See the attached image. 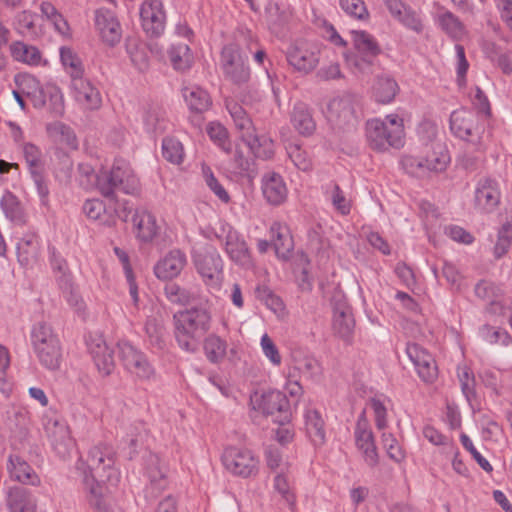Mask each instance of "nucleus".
I'll use <instances>...</instances> for the list:
<instances>
[{"mask_svg": "<svg viewBox=\"0 0 512 512\" xmlns=\"http://www.w3.org/2000/svg\"><path fill=\"white\" fill-rule=\"evenodd\" d=\"M473 116L466 110L450 114V131L458 138L466 140L472 133Z\"/></svg>", "mask_w": 512, "mask_h": 512, "instance_id": "41", "label": "nucleus"}, {"mask_svg": "<svg viewBox=\"0 0 512 512\" xmlns=\"http://www.w3.org/2000/svg\"><path fill=\"white\" fill-rule=\"evenodd\" d=\"M455 71H456V83L460 89H463L467 85L466 75L469 69V62L466 58L465 49L462 45H455Z\"/></svg>", "mask_w": 512, "mask_h": 512, "instance_id": "48", "label": "nucleus"}, {"mask_svg": "<svg viewBox=\"0 0 512 512\" xmlns=\"http://www.w3.org/2000/svg\"><path fill=\"white\" fill-rule=\"evenodd\" d=\"M119 358L124 367L140 379H149L154 370L144 353L127 341L118 343Z\"/></svg>", "mask_w": 512, "mask_h": 512, "instance_id": "12", "label": "nucleus"}, {"mask_svg": "<svg viewBox=\"0 0 512 512\" xmlns=\"http://www.w3.org/2000/svg\"><path fill=\"white\" fill-rule=\"evenodd\" d=\"M228 343L215 333L205 337L203 350L207 360L212 364L221 363L227 355Z\"/></svg>", "mask_w": 512, "mask_h": 512, "instance_id": "37", "label": "nucleus"}, {"mask_svg": "<svg viewBox=\"0 0 512 512\" xmlns=\"http://www.w3.org/2000/svg\"><path fill=\"white\" fill-rule=\"evenodd\" d=\"M49 439L53 450L61 460L71 458L75 451V442L66 425L55 422L49 431Z\"/></svg>", "mask_w": 512, "mask_h": 512, "instance_id": "23", "label": "nucleus"}, {"mask_svg": "<svg viewBox=\"0 0 512 512\" xmlns=\"http://www.w3.org/2000/svg\"><path fill=\"white\" fill-rule=\"evenodd\" d=\"M225 250L230 259L241 266H249L251 257L246 242L237 232L229 231L226 235Z\"/></svg>", "mask_w": 512, "mask_h": 512, "instance_id": "32", "label": "nucleus"}, {"mask_svg": "<svg viewBox=\"0 0 512 512\" xmlns=\"http://www.w3.org/2000/svg\"><path fill=\"white\" fill-rule=\"evenodd\" d=\"M457 377L463 395L468 401L475 398V378L471 369L467 365L458 366Z\"/></svg>", "mask_w": 512, "mask_h": 512, "instance_id": "51", "label": "nucleus"}, {"mask_svg": "<svg viewBox=\"0 0 512 512\" xmlns=\"http://www.w3.org/2000/svg\"><path fill=\"white\" fill-rule=\"evenodd\" d=\"M31 338L34 349L50 345L53 342H60L52 328L46 323L37 324L32 330Z\"/></svg>", "mask_w": 512, "mask_h": 512, "instance_id": "49", "label": "nucleus"}, {"mask_svg": "<svg viewBox=\"0 0 512 512\" xmlns=\"http://www.w3.org/2000/svg\"><path fill=\"white\" fill-rule=\"evenodd\" d=\"M136 237L142 242H150L158 233L155 217L146 210H136L131 218Z\"/></svg>", "mask_w": 512, "mask_h": 512, "instance_id": "31", "label": "nucleus"}, {"mask_svg": "<svg viewBox=\"0 0 512 512\" xmlns=\"http://www.w3.org/2000/svg\"><path fill=\"white\" fill-rule=\"evenodd\" d=\"M355 441L359 450L362 451L365 462L370 467L378 464V453L374 443L373 433L368 429V422L362 415L356 424Z\"/></svg>", "mask_w": 512, "mask_h": 512, "instance_id": "20", "label": "nucleus"}, {"mask_svg": "<svg viewBox=\"0 0 512 512\" xmlns=\"http://www.w3.org/2000/svg\"><path fill=\"white\" fill-rule=\"evenodd\" d=\"M145 333L152 345L162 348L164 345V328L154 317L147 318L145 322Z\"/></svg>", "mask_w": 512, "mask_h": 512, "instance_id": "56", "label": "nucleus"}, {"mask_svg": "<svg viewBox=\"0 0 512 512\" xmlns=\"http://www.w3.org/2000/svg\"><path fill=\"white\" fill-rule=\"evenodd\" d=\"M247 55L236 44H228L221 51V67L226 79L237 86H242L250 80V68Z\"/></svg>", "mask_w": 512, "mask_h": 512, "instance_id": "5", "label": "nucleus"}, {"mask_svg": "<svg viewBox=\"0 0 512 512\" xmlns=\"http://www.w3.org/2000/svg\"><path fill=\"white\" fill-rule=\"evenodd\" d=\"M141 25L147 36L159 37L163 34L166 14L160 0L144 1L140 7Z\"/></svg>", "mask_w": 512, "mask_h": 512, "instance_id": "13", "label": "nucleus"}, {"mask_svg": "<svg viewBox=\"0 0 512 512\" xmlns=\"http://www.w3.org/2000/svg\"><path fill=\"white\" fill-rule=\"evenodd\" d=\"M186 265V256L180 250H172L154 266V274L160 280L177 277Z\"/></svg>", "mask_w": 512, "mask_h": 512, "instance_id": "22", "label": "nucleus"}, {"mask_svg": "<svg viewBox=\"0 0 512 512\" xmlns=\"http://www.w3.org/2000/svg\"><path fill=\"white\" fill-rule=\"evenodd\" d=\"M357 102V97L352 94H343L329 102L326 118L334 129L344 131L356 127L358 123L355 110Z\"/></svg>", "mask_w": 512, "mask_h": 512, "instance_id": "6", "label": "nucleus"}, {"mask_svg": "<svg viewBox=\"0 0 512 512\" xmlns=\"http://www.w3.org/2000/svg\"><path fill=\"white\" fill-rule=\"evenodd\" d=\"M7 470L10 478L25 485L39 486L41 480L34 469L17 454L8 457Z\"/></svg>", "mask_w": 512, "mask_h": 512, "instance_id": "24", "label": "nucleus"}, {"mask_svg": "<svg viewBox=\"0 0 512 512\" xmlns=\"http://www.w3.org/2000/svg\"><path fill=\"white\" fill-rule=\"evenodd\" d=\"M382 442L387 450L388 456L395 462H401L404 459V453L399 446L396 438L391 433L382 434Z\"/></svg>", "mask_w": 512, "mask_h": 512, "instance_id": "63", "label": "nucleus"}, {"mask_svg": "<svg viewBox=\"0 0 512 512\" xmlns=\"http://www.w3.org/2000/svg\"><path fill=\"white\" fill-rule=\"evenodd\" d=\"M36 109L47 107L53 117H60L64 113V100L61 91L55 86H40L27 97Z\"/></svg>", "mask_w": 512, "mask_h": 512, "instance_id": "17", "label": "nucleus"}, {"mask_svg": "<svg viewBox=\"0 0 512 512\" xmlns=\"http://www.w3.org/2000/svg\"><path fill=\"white\" fill-rule=\"evenodd\" d=\"M60 58H61V62L64 66L70 67L72 69V71H71L72 78H74V76L77 77V76L83 74L81 61L71 48L61 47Z\"/></svg>", "mask_w": 512, "mask_h": 512, "instance_id": "58", "label": "nucleus"}, {"mask_svg": "<svg viewBox=\"0 0 512 512\" xmlns=\"http://www.w3.org/2000/svg\"><path fill=\"white\" fill-rule=\"evenodd\" d=\"M144 125L148 132H163L165 130L164 118L156 108L148 109L144 114Z\"/></svg>", "mask_w": 512, "mask_h": 512, "instance_id": "60", "label": "nucleus"}, {"mask_svg": "<svg viewBox=\"0 0 512 512\" xmlns=\"http://www.w3.org/2000/svg\"><path fill=\"white\" fill-rule=\"evenodd\" d=\"M17 258L24 267L33 266L40 256V239L35 233L25 234L17 243Z\"/></svg>", "mask_w": 512, "mask_h": 512, "instance_id": "30", "label": "nucleus"}, {"mask_svg": "<svg viewBox=\"0 0 512 512\" xmlns=\"http://www.w3.org/2000/svg\"><path fill=\"white\" fill-rule=\"evenodd\" d=\"M125 47L134 67L141 72L147 70L149 67V58L146 48L139 45L136 40L129 39L126 40Z\"/></svg>", "mask_w": 512, "mask_h": 512, "instance_id": "46", "label": "nucleus"}, {"mask_svg": "<svg viewBox=\"0 0 512 512\" xmlns=\"http://www.w3.org/2000/svg\"><path fill=\"white\" fill-rule=\"evenodd\" d=\"M39 362L48 370L55 371L60 368L62 362V348L60 342H53L50 345L34 349Z\"/></svg>", "mask_w": 512, "mask_h": 512, "instance_id": "40", "label": "nucleus"}, {"mask_svg": "<svg viewBox=\"0 0 512 512\" xmlns=\"http://www.w3.org/2000/svg\"><path fill=\"white\" fill-rule=\"evenodd\" d=\"M333 331L345 342H351L355 320L351 308L345 302L337 303L334 308Z\"/></svg>", "mask_w": 512, "mask_h": 512, "instance_id": "26", "label": "nucleus"}, {"mask_svg": "<svg viewBox=\"0 0 512 512\" xmlns=\"http://www.w3.org/2000/svg\"><path fill=\"white\" fill-rule=\"evenodd\" d=\"M95 26L107 45L114 47L120 42L122 29L114 12L104 8L98 9L95 12Z\"/></svg>", "mask_w": 512, "mask_h": 512, "instance_id": "18", "label": "nucleus"}, {"mask_svg": "<svg viewBox=\"0 0 512 512\" xmlns=\"http://www.w3.org/2000/svg\"><path fill=\"white\" fill-rule=\"evenodd\" d=\"M183 97L190 110L199 114L207 111L212 104L209 93L199 86L185 87Z\"/></svg>", "mask_w": 512, "mask_h": 512, "instance_id": "38", "label": "nucleus"}, {"mask_svg": "<svg viewBox=\"0 0 512 512\" xmlns=\"http://www.w3.org/2000/svg\"><path fill=\"white\" fill-rule=\"evenodd\" d=\"M512 244V224L505 223L498 231L497 242L494 246V256L496 259L503 257L510 249Z\"/></svg>", "mask_w": 512, "mask_h": 512, "instance_id": "52", "label": "nucleus"}, {"mask_svg": "<svg viewBox=\"0 0 512 512\" xmlns=\"http://www.w3.org/2000/svg\"><path fill=\"white\" fill-rule=\"evenodd\" d=\"M305 426L308 437L315 447L326 441L325 422L319 411L311 409L305 413Z\"/></svg>", "mask_w": 512, "mask_h": 512, "instance_id": "34", "label": "nucleus"}, {"mask_svg": "<svg viewBox=\"0 0 512 512\" xmlns=\"http://www.w3.org/2000/svg\"><path fill=\"white\" fill-rule=\"evenodd\" d=\"M248 138L243 141L256 157L263 160H267L274 155V144L272 139L265 136H258L255 134H249Z\"/></svg>", "mask_w": 512, "mask_h": 512, "instance_id": "42", "label": "nucleus"}, {"mask_svg": "<svg viewBox=\"0 0 512 512\" xmlns=\"http://www.w3.org/2000/svg\"><path fill=\"white\" fill-rule=\"evenodd\" d=\"M76 101L89 110L98 109L101 106L102 98L100 92L92 83L84 79L82 75L72 78L71 83Z\"/></svg>", "mask_w": 512, "mask_h": 512, "instance_id": "21", "label": "nucleus"}, {"mask_svg": "<svg viewBox=\"0 0 512 512\" xmlns=\"http://www.w3.org/2000/svg\"><path fill=\"white\" fill-rule=\"evenodd\" d=\"M226 108L231 115L234 125L241 132V139L245 141L249 134H255L253 122L244 108L235 101L226 103Z\"/></svg>", "mask_w": 512, "mask_h": 512, "instance_id": "36", "label": "nucleus"}, {"mask_svg": "<svg viewBox=\"0 0 512 512\" xmlns=\"http://www.w3.org/2000/svg\"><path fill=\"white\" fill-rule=\"evenodd\" d=\"M288 156L293 164L301 171H309L312 167L307 152L298 145H290L287 149Z\"/></svg>", "mask_w": 512, "mask_h": 512, "instance_id": "59", "label": "nucleus"}, {"mask_svg": "<svg viewBox=\"0 0 512 512\" xmlns=\"http://www.w3.org/2000/svg\"><path fill=\"white\" fill-rule=\"evenodd\" d=\"M14 81L17 89L20 91L19 93L24 94L26 98L41 86L40 82L28 73L15 75Z\"/></svg>", "mask_w": 512, "mask_h": 512, "instance_id": "57", "label": "nucleus"}, {"mask_svg": "<svg viewBox=\"0 0 512 512\" xmlns=\"http://www.w3.org/2000/svg\"><path fill=\"white\" fill-rule=\"evenodd\" d=\"M212 325V313L206 303L199 302L173 315L174 336L179 347L187 352H195L202 338Z\"/></svg>", "mask_w": 512, "mask_h": 512, "instance_id": "2", "label": "nucleus"}, {"mask_svg": "<svg viewBox=\"0 0 512 512\" xmlns=\"http://www.w3.org/2000/svg\"><path fill=\"white\" fill-rule=\"evenodd\" d=\"M398 91L397 82L388 75L378 76L372 88L373 97L382 104L393 101Z\"/></svg>", "mask_w": 512, "mask_h": 512, "instance_id": "39", "label": "nucleus"}, {"mask_svg": "<svg viewBox=\"0 0 512 512\" xmlns=\"http://www.w3.org/2000/svg\"><path fill=\"white\" fill-rule=\"evenodd\" d=\"M1 209L6 218L16 225H24L27 222L26 212L19 199L10 191H6L0 201Z\"/></svg>", "mask_w": 512, "mask_h": 512, "instance_id": "35", "label": "nucleus"}, {"mask_svg": "<svg viewBox=\"0 0 512 512\" xmlns=\"http://www.w3.org/2000/svg\"><path fill=\"white\" fill-rule=\"evenodd\" d=\"M49 130L58 137L61 144L76 149L78 146L76 135L71 127L63 123H55Z\"/></svg>", "mask_w": 512, "mask_h": 512, "instance_id": "55", "label": "nucleus"}, {"mask_svg": "<svg viewBox=\"0 0 512 512\" xmlns=\"http://www.w3.org/2000/svg\"><path fill=\"white\" fill-rule=\"evenodd\" d=\"M286 59L295 70L309 73L319 63V52L305 42H296L288 48Z\"/></svg>", "mask_w": 512, "mask_h": 512, "instance_id": "16", "label": "nucleus"}, {"mask_svg": "<svg viewBox=\"0 0 512 512\" xmlns=\"http://www.w3.org/2000/svg\"><path fill=\"white\" fill-rule=\"evenodd\" d=\"M193 261L197 272L201 275L206 285L219 287L223 279V261L212 245H207L193 255Z\"/></svg>", "mask_w": 512, "mask_h": 512, "instance_id": "8", "label": "nucleus"}, {"mask_svg": "<svg viewBox=\"0 0 512 512\" xmlns=\"http://www.w3.org/2000/svg\"><path fill=\"white\" fill-rule=\"evenodd\" d=\"M6 505L9 512H36V499L31 491L21 487H10L6 493Z\"/></svg>", "mask_w": 512, "mask_h": 512, "instance_id": "28", "label": "nucleus"}, {"mask_svg": "<svg viewBox=\"0 0 512 512\" xmlns=\"http://www.w3.org/2000/svg\"><path fill=\"white\" fill-rule=\"evenodd\" d=\"M270 232L272 234L273 247L277 257L283 260L289 259L294 243L289 234L288 227L279 222H274L270 227Z\"/></svg>", "mask_w": 512, "mask_h": 512, "instance_id": "33", "label": "nucleus"}, {"mask_svg": "<svg viewBox=\"0 0 512 512\" xmlns=\"http://www.w3.org/2000/svg\"><path fill=\"white\" fill-rule=\"evenodd\" d=\"M290 122L294 129L302 136H311L316 130V122L312 109L308 104L298 101L290 112Z\"/></svg>", "mask_w": 512, "mask_h": 512, "instance_id": "27", "label": "nucleus"}, {"mask_svg": "<svg viewBox=\"0 0 512 512\" xmlns=\"http://www.w3.org/2000/svg\"><path fill=\"white\" fill-rule=\"evenodd\" d=\"M165 294L172 302L180 305H199L202 302L199 294L196 291L182 288L176 283H169L165 286Z\"/></svg>", "mask_w": 512, "mask_h": 512, "instance_id": "43", "label": "nucleus"}, {"mask_svg": "<svg viewBox=\"0 0 512 512\" xmlns=\"http://www.w3.org/2000/svg\"><path fill=\"white\" fill-rule=\"evenodd\" d=\"M189 51V46L183 43L171 47L169 57L175 69L185 70L190 67L192 57Z\"/></svg>", "mask_w": 512, "mask_h": 512, "instance_id": "50", "label": "nucleus"}, {"mask_svg": "<svg viewBox=\"0 0 512 512\" xmlns=\"http://www.w3.org/2000/svg\"><path fill=\"white\" fill-rule=\"evenodd\" d=\"M341 8L350 16L364 20L369 16L363 0H340Z\"/></svg>", "mask_w": 512, "mask_h": 512, "instance_id": "61", "label": "nucleus"}, {"mask_svg": "<svg viewBox=\"0 0 512 512\" xmlns=\"http://www.w3.org/2000/svg\"><path fill=\"white\" fill-rule=\"evenodd\" d=\"M89 351L98 371L103 376L110 375L115 367L113 350L102 338H97L89 344Z\"/></svg>", "mask_w": 512, "mask_h": 512, "instance_id": "29", "label": "nucleus"}, {"mask_svg": "<svg viewBox=\"0 0 512 512\" xmlns=\"http://www.w3.org/2000/svg\"><path fill=\"white\" fill-rule=\"evenodd\" d=\"M501 192L499 183L491 177L480 178L474 190V207L482 213H491L499 205Z\"/></svg>", "mask_w": 512, "mask_h": 512, "instance_id": "14", "label": "nucleus"}, {"mask_svg": "<svg viewBox=\"0 0 512 512\" xmlns=\"http://www.w3.org/2000/svg\"><path fill=\"white\" fill-rule=\"evenodd\" d=\"M274 488L282 496L283 500L288 506L293 509L295 506V495L290 489L287 477L283 474H278L274 478Z\"/></svg>", "mask_w": 512, "mask_h": 512, "instance_id": "62", "label": "nucleus"}, {"mask_svg": "<svg viewBox=\"0 0 512 512\" xmlns=\"http://www.w3.org/2000/svg\"><path fill=\"white\" fill-rule=\"evenodd\" d=\"M404 130L395 127L390 130L386 122L380 119L368 120L366 123V137L369 146L375 151H386L390 147L400 148L404 145Z\"/></svg>", "mask_w": 512, "mask_h": 512, "instance_id": "7", "label": "nucleus"}, {"mask_svg": "<svg viewBox=\"0 0 512 512\" xmlns=\"http://www.w3.org/2000/svg\"><path fill=\"white\" fill-rule=\"evenodd\" d=\"M10 52L14 60L28 65H38L41 61V53L35 46L16 41L10 45Z\"/></svg>", "mask_w": 512, "mask_h": 512, "instance_id": "44", "label": "nucleus"}, {"mask_svg": "<svg viewBox=\"0 0 512 512\" xmlns=\"http://www.w3.org/2000/svg\"><path fill=\"white\" fill-rule=\"evenodd\" d=\"M83 212L88 218L99 220L103 224V220L109 215V205L99 199H88L83 205Z\"/></svg>", "mask_w": 512, "mask_h": 512, "instance_id": "54", "label": "nucleus"}, {"mask_svg": "<svg viewBox=\"0 0 512 512\" xmlns=\"http://www.w3.org/2000/svg\"><path fill=\"white\" fill-rule=\"evenodd\" d=\"M221 459L225 468L233 475L247 478L258 472L259 462L248 449L227 447Z\"/></svg>", "mask_w": 512, "mask_h": 512, "instance_id": "11", "label": "nucleus"}, {"mask_svg": "<svg viewBox=\"0 0 512 512\" xmlns=\"http://www.w3.org/2000/svg\"><path fill=\"white\" fill-rule=\"evenodd\" d=\"M147 475L149 484L144 489L145 498L149 501L156 499L167 487L165 471L157 455H150L147 460Z\"/></svg>", "mask_w": 512, "mask_h": 512, "instance_id": "19", "label": "nucleus"}, {"mask_svg": "<svg viewBox=\"0 0 512 512\" xmlns=\"http://www.w3.org/2000/svg\"><path fill=\"white\" fill-rule=\"evenodd\" d=\"M406 353L424 382H433L437 378L436 362L426 349L416 343H407Z\"/></svg>", "mask_w": 512, "mask_h": 512, "instance_id": "15", "label": "nucleus"}, {"mask_svg": "<svg viewBox=\"0 0 512 512\" xmlns=\"http://www.w3.org/2000/svg\"><path fill=\"white\" fill-rule=\"evenodd\" d=\"M109 200V215L106 219L103 220V225L112 227L116 225L117 218L122 220L123 222L129 221V216L133 211L132 206L129 204L127 200H117L115 196L113 200Z\"/></svg>", "mask_w": 512, "mask_h": 512, "instance_id": "45", "label": "nucleus"}, {"mask_svg": "<svg viewBox=\"0 0 512 512\" xmlns=\"http://www.w3.org/2000/svg\"><path fill=\"white\" fill-rule=\"evenodd\" d=\"M351 34L356 54L347 57V62L361 73H371L377 57L382 52L381 47L366 31H352Z\"/></svg>", "mask_w": 512, "mask_h": 512, "instance_id": "4", "label": "nucleus"}, {"mask_svg": "<svg viewBox=\"0 0 512 512\" xmlns=\"http://www.w3.org/2000/svg\"><path fill=\"white\" fill-rule=\"evenodd\" d=\"M115 462L116 451L113 446L99 443L89 450L85 462L79 460L77 463L76 468L82 473L84 484L89 491V504L96 512H108L101 483H117L119 473Z\"/></svg>", "mask_w": 512, "mask_h": 512, "instance_id": "1", "label": "nucleus"}, {"mask_svg": "<svg viewBox=\"0 0 512 512\" xmlns=\"http://www.w3.org/2000/svg\"><path fill=\"white\" fill-rule=\"evenodd\" d=\"M261 347L264 355L271 361L272 364L276 366L281 364L282 358L279 350L267 334H264L261 337Z\"/></svg>", "mask_w": 512, "mask_h": 512, "instance_id": "64", "label": "nucleus"}, {"mask_svg": "<svg viewBox=\"0 0 512 512\" xmlns=\"http://www.w3.org/2000/svg\"><path fill=\"white\" fill-rule=\"evenodd\" d=\"M99 192L106 199L113 200L115 190L131 194L136 189V179L131 175L130 169L123 160L115 161L110 171H102L96 176Z\"/></svg>", "mask_w": 512, "mask_h": 512, "instance_id": "3", "label": "nucleus"}, {"mask_svg": "<svg viewBox=\"0 0 512 512\" xmlns=\"http://www.w3.org/2000/svg\"><path fill=\"white\" fill-rule=\"evenodd\" d=\"M262 194L271 205L282 204L287 197V188L282 176L276 172L263 175L261 181Z\"/></svg>", "mask_w": 512, "mask_h": 512, "instance_id": "25", "label": "nucleus"}, {"mask_svg": "<svg viewBox=\"0 0 512 512\" xmlns=\"http://www.w3.org/2000/svg\"><path fill=\"white\" fill-rule=\"evenodd\" d=\"M253 408L266 416H272L273 421L280 425L290 422L291 412L289 401L285 394L277 390H269L260 396L251 397Z\"/></svg>", "mask_w": 512, "mask_h": 512, "instance_id": "9", "label": "nucleus"}, {"mask_svg": "<svg viewBox=\"0 0 512 512\" xmlns=\"http://www.w3.org/2000/svg\"><path fill=\"white\" fill-rule=\"evenodd\" d=\"M207 133L212 141H214L223 151L231 153L232 146L228 139L226 128L220 123H210L207 127Z\"/></svg>", "mask_w": 512, "mask_h": 512, "instance_id": "53", "label": "nucleus"}, {"mask_svg": "<svg viewBox=\"0 0 512 512\" xmlns=\"http://www.w3.org/2000/svg\"><path fill=\"white\" fill-rule=\"evenodd\" d=\"M162 155L173 164H181L184 158L182 143L173 137H165L162 141Z\"/></svg>", "mask_w": 512, "mask_h": 512, "instance_id": "47", "label": "nucleus"}, {"mask_svg": "<svg viewBox=\"0 0 512 512\" xmlns=\"http://www.w3.org/2000/svg\"><path fill=\"white\" fill-rule=\"evenodd\" d=\"M401 165L406 173L415 177H424L429 172H443L448 165V153L440 145L433 147V153L428 158L406 155L401 159Z\"/></svg>", "mask_w": 512, "mask_h": 512, "instance_id": "10", "label": "nucleus"}]
</instances>
